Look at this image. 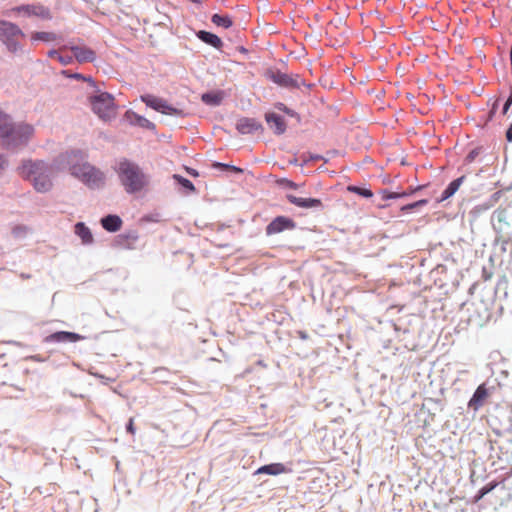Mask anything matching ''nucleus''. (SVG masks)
<instances>
[{
  "mask_svg": "<svg viewBox=\"0 0 512 512\" xmlns=\"http://www.w3.org/2000/svg\"><path fill=\"white\" fill-rule=\"evenodd\" d=\"M64 154L60 153L51 163L43 160H23L18 167L19 174L30 181L37 192H47L52 187V177L62 169Z\"/></svg>",
  "mask_w": 512,
  "mask_h": 512,
  "instance_id": "obj_1",
  "label": "nucleus"
},
{
  "mask_svg": "<svg viewBox=\"0 0 512 512\" xmlns=\"http://www.w3.org/2000/svg\"><path fill=\"white\" fill-rule=\"evenodd\" d=\"M66 165L72 176L89 189H101L105 185V174L87 161V153L80 149L66 151Z\"/></svg>",
  "mask_w": 512,
  "mask_h": 512,
  "instance_id": "obj_2",
  "label": "nucleus"
},
{
  "mask_svg": "<svg viewBox=\"0 0 512 512\" xmlns=\"http://www.w3.org/2000/svg\"><path fill=\"white\" fill-rule=\"evenodd\" d=\"M121 185L128 194L143 190L149 184V177L140 166L128 159H121L115 168Z\"/></svg>",
  "mask_w": 512,
  "mask_h": 512,
  "instance_id": "obj_3",
  "label": "nucleus"
},
{
  "mask_svg": "<svg viewBox=\"0 0 512 512\" xmlns=\"http://www.w3.org/2000/svg\"><path fill=\"white\" fill-rule=\"evenodd\" d=\"M34 134L31 124L13 120L6 126L0 127L1 145L7 150H15L27 146Z\"/></svg>",
  "mask_w": 512,
  "mask_h": 512,
  "instance_id": "obj_4",
  "label": "nucleus"
},
{
  "mask_svg": "<svg viewBox=\"0 0 512 512\" xmlns=\"http://www.w3.org/2000/svg\"><path fill=\"white\" fill-rule=\"evenodd\" d=\"M93 112L103 121H111L116 116L114 97L107 92H100L90 97Z\"/></svg>",
  "mask_w": 512,
  "mask_h": 512,
  "instance_id": "obj_5",
  "label": "nucleus"
},
{
  "mask_svg": "<svg viewBox=\"0 0 512 512\" xmlns=\"http://www.w3.org/2000/svg\"><path fill=\"white\" fill-rule=\"evenodd\" d=\"M141 101L146 104V106L154 109L157 112H160L165 115H171L176 117H183L185 113L182 109L175 108L168 104L166 100L160 97H156L152 94L141 95Z\"/></svg>",
  "mask_w": 512,
  "mask_h": 512,
  "instance_id": "obj_6",
  "label": "nucleus"
},
{
  "mask_svg": "<svg viewBox=\"0 0 512 512\" xmlns=\"http://www.w3.org/2000/svg\"><path fill=\"white\" fill-rule=\"evenodd\" d=\"M265 76L273 83L284 88H298L304 84V80L299 75H289L277 69H268Z\"/></svg>",
  "mask_w": 512,
  "mask_h": 512,
  "instance_id": "obj_7",
  "label": "nucleus"
},
{
  "mask_svg": "<svg viewBox=\"0 0 512 512\" xmlns=\"http://www.w3.org/2000/svg\"><path fill=\"white\" fill-rule=\"evenodd\" d=\"M293 228H295V222L292 219L278 216L267 225L266 234L273 235Z\"/></svg>",
  "mask_w": 512,
  "mask_h": 512,
  "instance_id": "obj_8",
  "label": "nucleus"
},
{
  "mask_svg": "<svg viewBox=\"0 0 512 512\" xmlns=\"http://www.w3.org/2000/svg\"><path fill=\"white\" fill-rule=\"evenodd\" d=\"M72 56L79 62H92L95 60V52L85 45L70 46Z\"/></svg>",
  "mask_w": 512,
  "mask_h": 512,
  "instance_id": "obj_9",
  "label": "nucleus"
},
{
  "mask_svg": "<svg viewBox=\"0 0 512 512\" xmlns=\"http://www.w3.org/2000/svg\"><path fill=\"white\" fill-rule=\"evenodd\" d=\"M265 120L269 128L276 135H282L286 131V123L282 116L274 112H268L265 114Z\"/></svg>",
  "mask_w": 512,
  "mask_h": 512,
  "instance_id": "obj_10",
  "label": "nucleus"
},
{
  "mask_svg": "<svg viewBox=\"0 0 512 512\" xmlns=\"http://www.w3.org/2000/svg\"><path fill=\"white\" fill-rule=\"evenodd\" d=\"M286 198L291 204H293L297 207H300V208H304V209L316 208L317 209V208L322 207V202L320 199L302 198V197H297L293 194H287Z\"/></svg>",
  "mask_w": 512,
  "mask_h": 512,
  "instance_id": "obj_11",
  "label": "nucleus"
},
{
  "mask_svg": "<svg viewBox=\"0 0 512 512\" xmlns=\"http://www.w3.org/2000/svg\"><path fill=\"white\" fill-rule=\"evenodd\" d=\"M139 239V235L136 231H128L119 234L115 239V245L121 249H134L135 244Z\"/></svg>",
  "mask_w": 512,
  "mask_h": 512,
  "instance_id": "obj_12",
  "label": "nucleus"
},
{
  "mask_svg": "<svg viewBox=\"0 0 512 512\" xmlns=\"http://www.w3.org/2000/svg\"><path fill=\"white\" fill-rule=\"evenodd\" d=\"M125 120L133 126H139L141 128H145L148 130H154L155 124L150 120L146 119L144 116L138 115L133 111H127L124 115Z\"/></svg>",
  "mask_w": 512,
  "mask_h": 512,
  "instance_id": "obj_13",
  "label": "nucleus"
},
{
  "mask_svg": "<svg viewBox=\"0 0 512 512\" xmlns=\"http://www.w3.org/2000/svg\"><path fill=\"white\" fill-rule=\"evenodd\" d=\"M236 129L241 134H252L262 129V125L254 118L244 117L237 121Z\"/></svg>",
  "mask_w": 512,
  "mask_h": 512,
  "instance_id": "obj_14",
  "label": "nucleus"
},
{
  "mask_svg": "<svg viewBox=\"0 0 512 512\" xmlns=\"http://www.w3.org/2000/svg\"><path fill=\"white\" fill-rule=\"evenodd\" d=\"M488 396V389L485 384L477 387L473 396L468 402V407L477 411L484 403L485 398Z\"/></svg>",
  "mask_w": 512,
  "mask_h": 512,
  "instance_id": "obj_15",
  "label": "nucleus"
},
{
  "mask_svg": "<svg viewBox=\"0 0 512 512\" xmlns=\"http://www.w3.org/2000/svg\"><path fill=\"white\" fill-rule=\"evenodd\" d=\"M26 34H0V41L6 46L7 50L11 53H17L21 50V44L18 36H25Z\"/></svg>",
  "mask_w": 512,
  "mask_h": 512,
  "instance_id": "obj_16",
  "label": "nucleus"
},
{
  "mask_svg": "<svg viewBox=\"0 0 512 512\" xmlns=\"http://www.w3.org/2000/svg\"><path fill=\"white\" fill-rule=\"evenodd\" d=\"M74 233L81 239L83 245H91L94 242V238L89 227L83 222H78L74 226Z\"/></svg>",
  "mask_w": 512,
  "mask_h": 512,
  "instance_id": "obj_17",
  "label": "nucleus"
},
{
  "mask_svg": "<svg viewBox=\"0 0 512 512\" xmlns=\"http://www.w3.org/2000/svg\"><path fill=\"white\" fill-rule=\"evenodd\" d=\"M19 13H24L28 16H36L41 18L49 17V11L40 5H25L17 8Z\"/></svg>",
  "mask_w": 512,
  "mask_h": 512,
  "instance_id": "obj_18",
  "label": "nucleus"
},
{
  "mask_svg": "<svg viewBox=\"0 0 512 512\" xmlns=\"http://www.w3.org/2000/svg\"><path fill=\"white\" fill-rule=\"evenodd\" d=\"M225 97L224 91H210L203 93L201 96V100L208 106H219Z\"/></svg>",
  "mask_w": 512,
  "mask_h": 512,
  "instance_id": "obj_19",
  "label": "nucleus"
},
{
  "mask_svg": "<svg viewBox=\"0 0 512 512\" xmlns=\"http://www.w3.org/2000/svg\"><path fill=\"white\" fill-rule=\"evenodd\" d=\"M101 225L108 232H116L121 228L122 219L118 215L109 214L101 219Z\"/></svg>",
  "mask_w": 512,
  "mask_h": 512,
  "instance_id": "obj_20",
  "label": "nucleus"
},
{
  "mask_svg": "<svg viewBox=\"0 0 512 512\" xmlns=\"http://www.w3.org/2000/svg\"><path fill=\"white\" fill-rule=\"evenodd\" d=\"M288 469L282 463H271L259 467L255 474L279 475L287 472Z\"/></svg>",
  "mask_w": 512,
  "mask_h": 512,
  "instance_id": "obj_21",
  "label": "nucleus"
},
{
  "mask_svg": "<svg viewBox=\"0 0 512 512\" xmlns=\"http://www.w3.org/2000/svg\"><path fill=\"white\" fill-rule=\"evenodd\" d=\"M464 180H465V176H461V177L453 180L452 182H450L448 184V186L446 187V189L442 192V195H441L439 201H445V200L449 199L450 197H452L458 191L459 187L462 185Z\"/></svg>",
  "mask_w": 512,
  "mask_h": 512,
  "instance_id": "obj_22",
  "label": "nucleus"
},
{
  "mask_svg": "<svg viewBox=\"0 0 512 512\" xmlns=\"http://www.w3.org/2000/svg\"><path fill=\"white\" fill-rule=\"evenodd\" d=\"M197 37L204 42L205 44H208L217 50H221L223 46L222 40L218 37L217 34H196Z\"/></svg>",
  "mask_w": 512,
  "mask_h": 512,
  "instance_id": "obj_23",
  "label": "nucleus"
},
{
  "mask_svg": "<svg viewBox=\"0 0 512 512\" xmlns=\"http://www.w3.org/2000/svg\"><path fill=\"white\" fill-rule=\"evenodd\" d=\"M211 21L217 28L228 29L233 25L232 19L225 14H214Z\"/></svg>",
  "mask_w": 512,
  "mask_h": 512,
  "instance_id": "obj_24",
  "label": "nucleus"
},
{
  "mask_svg": "<svg viewBox=\"0 0 512 512\" xmlns=\"http://www.w3.org/2000/svg\"><path fill=\"white\" fill-rule=\"evenodd\" d=\"M500 485H504V479L501 480V481H496V480H493V481H490L489 483H487L485 486H483L479 491L478 493L476 494L475 496V502H478L480 499H482L486 494L490 493L491 491H493L496 487L500 486Z\"/></svg>",
  "mask_w": 512,
  "mask_h": 512,
  "instance_id": "obj_25",
  "label": "nucleus"
},
{
  "mask_svg": "<svg viewBox=\"0 0 512 512\" xmlns=\"http://www.w3.org/2000/svg\"><path fill=\"white\" fill-rule=\"evenodd\" d=\"M173 178L177 181V183L179 185H181L186 190H188L190 192H194L195 191V186H194V184L189 179H187V178H185V177H183L181 175H178V174H174Z\"/></svg>",
  "mask_w": 512,
  "mask_h": 512,
  "instance_id": "obj_26",
  "label": "nucleus"
},
{
  "mask_svg": "<svg viewBox=\"0 0 512 512\" xmlns=\"http://www.w3.org/2000/svg\"><path fill=\"white\" fill-rule=\"evenodd\" d=\"M29 230V227H27L26 225L19 224L13 227L12 235L15 238H24L29 232Z\"/></svg>",
  "mask_w": 512,
  "mask_h": 512,
  "instance_id": "obj_27",
  "label": "nucleus"
},
{
  "mask_svg": "<svg viewBox=\"0 0 512 512\" xmlns=\"http://www.w3.org/2000/svg\"><path fill=\"white\" fill-rule=\"evenodd\" d=\"M348 190L353 193H356L360 196H363L365 198H371L373 196L372 191L367 188H362V187H358V186H349Z\"/></svg>",
  "mask_w": 512,
  "mask_h": 512,
  "instance_id": "obj_28",
  "label": "nucleus"
},
{
  "mask_svg": "<svg viewBox=\"0 0 512 512\" xmlns=\"http://www.w3.org/2000/svg\"><path fill=\"white\" fill-rule=\"evenodd\" d=\"M66 79H76L87 81L92 87H95V82L91 77H86L80 73H70L66 71Z\"/></svg>",
  "mask_w": 512,
  "mask_h": 512,
  "instance_id": "obj_29",
  "label": "nucleus"
},
{
  "mask_svg": "<svg viewBox=\"0 0 512 512\" xmlns=\"http://www.w3.org/2000/svg\"><path fill=\"white\" fill-rule=\"evenodd\" d=\"M213 167H214V168H219V169L231 170V171H233V172H234V173H236V174H241V173H243V170H242L241 168L236 167V166H234V165L221 163V162H214V163H213Z\"/></svg>",
  "mask_w": 512,
  "mask_h": 512,
  "instance_id": "obj_30",
  "label": "nucleus"
},
{
  "mask_svg": "<svg viewBox=\"0 0 512 512\" xmlns=\"http://www.w3.org/2000/svg\"><path fill=\"white\" fill-rule=\"evenodd\" d=\"M427 203H428L427 199H421L419 201H416V202H413V203H410V204L402 206L401 210L404 211V212H410V211H412L413 209H415L417 207L425 206Z\"/></svg>",
  "mask_w": 512,
  "mask_h": 512,
  "instance_id": "obj_31",
  "label": "nucleus"
},
{
  "mask_svg": "<svg viewBox=\"0 0 512 512\" xmlns=\"http://www.w3.org/2000/svg\"><path fill=\"white\" fill-rule=\"evenodd\" d=\"M47 342H64V330L57 331L46 337Z\"/></svg>",
  "mask_w": 512,
  "mask_h": 512,
  "instance_id": "obj_32",
  "label": "nucleus"
},
{
  "mask_svg": "<svg viewBox=\"0 0 512 512\" xmlns=\"http://www.w3.org/2000/svg\"><path fill=\"white\" fill-rule=\"evenodd\" d=\"M32 41H50L54 40L56 34H31Z\"/></svg>",
  "mask_w": 512,
  "mask_h": 512,
  "instance_id": "obj_33",
  "label": "nucleus"
},
{
  "mask_svg": "<svg viewBox=\"0 0 512 512\" xmlns=\"http://www.w3.org/2000/svg\"><path fill=\"white\" fill-rule=\"evenodd\" d=\"M85 339H87V337L84 335L66 331V342L74 343L76 341L85 340Z\"/></svg>",
  "mask_w": 512,
  "mask_h": 512,
  "instance_id": "obj_34",
  "label": "nucleus"
},
{
  "mask_svg": "<svg viewBox=\"0 0 512 512\" xmlns=\"http://www.w3.org/2000/svg\"><path fill=\"white\" fill-rule=\"evenodd\" d=\"M479 153H480V148H474V149H472V150L467 154V156H466V158H465V162H466L467 164L472 163V162L476 159V157L479 155Z\"/></svg>",
  "mask_w": 512,
  "mask_h": 512,
  "instance_id": "obj_35",
  "label": "nucleus"
},
{
  "mask_svg": "<svg viewBox=\"0 0 512 512\" xmlns=\"http://www.w3.org/2000/svg\"><path fill=\"white\" fill-rule=\"evenodd\" d=\"M279 184L283 187V188H287V189H297L299 187L298 184H296L295 182L289 180V179H281L279 181Z\"/></svg>",
  "mask_w": 512,
  "mask_h": 512,
  "instance_id": "obj_36",
  "label": "nucleus"
},
{
  "mask_svg": "<svg viewBox=\"0 0 512 512\" xmlns=\"http://www.w3.org/2000/svg\"><path fill=\"white\" fill-rule=\"evenodd\" d=\"M48 56H50V57L57 56L59 62L64 64V54L62 53L61 50L51 49L50 51H48Z\"/></svg>",
  "mask_w": 512,
  "mask_h": 512,
  "instance_id": "obj_37",
  "label": "nucleus"
},
{
  "mask_svg": "<svg viewBox=\"0 0 512 512\" xmlns=\"http://www.w3.org/2000/svg\"><path fill=\"white\" fill-rule=\"evenodd\" d=\"M276 108L279 109L280 111H283L284 113H286V114H288L290 116H294L296 114L292 109L288 108L283 103H277L276 104Z\"/></svg>",
  "mask_w": 512,
  "mask_h": 512,
  "instance_id": "obj_38",
  "label": "nucleus"
},
{
  "mask_svg": "<svg viewBox=\"0 0 512 512\" xmlns=\"http://www.w3.org/2000/svg\"><path fill=\"white\" fill-rule=\"evenodd\" d=\"M303 161L306 163L308 161H317L322 159V156L318 154H303L302 155Z\"/></svg>",
  "mask_w": 512,
  "mask_h": 512,
  "instance_id": "obj_39",
  "label": "nucleus"
},
{
  "mask_svg": "<svg viewBox=\"0 0 512 512\" xmlns=\"http://www.w3.org/2000/svg\"><path fill=\"white\" fill-rule=\"evenodd\" d=\"M14 26L11 23L2 22L0 23L1 32H14Z\"/></svg>",
  "mask_w": 512,
  "mask_h": 512,
  "instance_id": "obj_40",
  "label": "nucleus"
},
{
  "mask_svg": "<svg viewBox=\"0 0 512 512\" xmlns=\"http://www.w3.org/2000/svg\"><path fill=\"white\" fill-rule=\"evenodd\" d=\"M126 430L131 433V434H134L135 433V427H134V424H133V419L130 418L127 425H126Z\"/></svg>",
  "mask_w": 512,
  "mask_h": 512,
  "instance_id": "obj_41",
  "label": "nucleus"
},
{
  "mask_svg": "<svg viewBox=\"0 0 512 512\" xmlns=\"http://www.w3.org/2000/svg\"><path fill=\"white\" fill-rule=\"evenodd\" d=\"M390 195H391L390 199H397V198L408 196V195H410V193H406V192H403V193L391 192Z\"/></svg>",
  "mask_w": 512,
  "mask_h": 512,
  "instance_id": "obj_42",
  "label": "nucleus"
},
{
  "mask_svg": "<svg viewBox=\"0 0 512 512\" xmlns=\"http://www.w3.org/2000/svg\"><path fill=\"white\" fill-rule=\"evenodd\" d=\"M7 166V160L3 154H0V173L5 169Z\"/></svg>",
  "mask_w": 512,
  "mask_h": 512,
  "instance_id": "obj_43",
  "label": "nucleus"
},
{
  "mask_svg": "<svg viewBox=\"0 0 512 512\" xmlns=\"http://www.w3.org/2000/svg\"><path fill=\"white\" fill-rule=\"evenodd\" d=\"M506 140L508 142H512V123L509 125L508 129L506 130Z\"/></svg>",
  "mask_w": 512,
  "mask_h": 512,
  "instance_id": "obj_44",
  "label": "nucleus"
},
{
  "mask_svg": "<svg viewBox=\"0 0 512 512\" xmlns=\"http://www.w3.org/2000/svg\"><path fill=\"white\" fill-rule=\"evenodd\" d=\"M390 194H391V192H389L388 190H381V191H380V195H381V198H382L383 200H389V199H390V197H391V195H390Z\"/></svg>",
  "mask_w": 512,
  "mask_h": 512,
  "instance_id": "obj_45",
  "label": "nucleus"
},
{
  "mask_svg": "<svg viewBox=\"0 0 512 512\" xmlns=\"http://www.w3.org/2000/svg\"><path fill=\"white\" fill-rule=\"evenodd\" d=\"M414 38H409V40L414 41L415 44L423 42V39L418 34H411Z\"/></svg>",
  "mask_w": 512,
  "mask_h": 512,
  "instance_id": "obj_46",
  "label": "nucleus"
},
{
  "mask_svg": "<svg viewBox=\"0 0 512 512\" xmlns=\"http://www.w3.org/2000/svg\"><path fill=\"white\" fill-rule=\"evenodd\" d=\"M510 106H511V105H510L509 103H506V102H505V104H504V106H503L502 113H503V114H506V113H507V111H508V109L510 108Z\"/></svg>",
  "mask_w": 512,
  "mask_h": 512,
  "instance_id": "obj_47",
  "label": "nucleus"
},
{
  "mask_svg": "<svg viewBox=\"0 0 512 512\" xmlns=\"http://www.w3.org/2000/svg\"><path fill=\"white\" fill-rule=\"evenodd\" d=\"M506 103H509L510 105H512V92L510 93L509 97L507 98Z\"/></svg>",
  "mask_w": 512,
  "mask_h": 512,
  "instance_id": "obj_48",
  "label": "nucleus"
},
{
  "mask_svg": "<svg viewBox=\"0 0 512 512\" xmlns=\"http://www.w3.org/2000/svg\"><path fill=\"white\" fill-rule=\"evenodd\" d=\"M239 51L242 52V53H245V54L248 52L247 49L245 47H243V46L239 47Z\"/></svg>",
  "mask_w": 512,
  "mask_h": 512,
  "instance_id": "obj_49",
  "label": "nucleus"
},
{
  "mask_svg": "<svg viewBox=\"0 0 512 512\" xmlns=\"http://www.w3.org/2000/svg\"><path fill=\"white\" fill-rule=\"evenodd\" d=\"M190 173H191L193 176H197V175H198V173H197L195 170H191V172H190Z\"/></svg>",
  "mask_w": 512,
  "mask_h": 512,
  "instance_id": "obj_50",
  "label": "nucleus"
},
{
  "mask_svg": "<svg viewBox=\"0 0 512 512\" xmlns=\"http://www.w3.org/2000/svg\"><path fill=\"white\" fill-rule=\"evenodd\" d=\"M58 295H59V293H58V292L54 293V295H53V300H55V298H56Z\"/></svg>",
  "mask_w": 512,
  "mask_h": 512,
  "instance_id": "obj_51",
  "label": "nucleus"
},
{
  "mask_svg": "<svg viewBox=\"0 0 512 512\" xmlns=\"http://www.w3.org/2000/svg\"><path fill=\"white\" fill-rule=\"evenodd\" d=\"M70 62H71V58H69V59L66 58L65 63L68 64Z\"/></svg>",
  "mask_w": 512,
  "mask_h": 512,
  "instance_id": "obj_52",
  "label": "nucleus"
},
{
  "mask_svg": "<svg viewBox=\"0 0 512 512\" xmlns=\"http://www.w3.org/2000/svg\"><path fill=\"white\" fill-rule=\"evenodd\" d=\"M313 36H314L313 33L308 34V37L311 38V39L313 38Z\"/></svg>",
  "mask_w": 512,
  "mask_h": 512,
  "instance_id": "obj_53",
  "label": "nucleus"
}]
</instances>
